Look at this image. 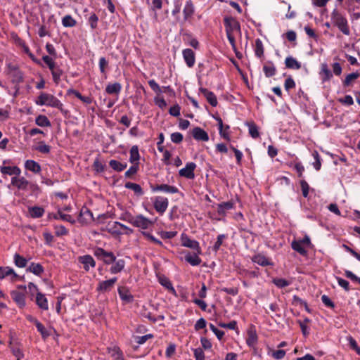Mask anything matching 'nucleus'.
Wrapping results in <instances>:
<instances>
[{"label":"nucleus","instance_id":"obj_55","mask_svg":"<svg viewBox=\"0 0 360 360\" xmlns=\"http://www.w3.org/2000/svg\"><path fill=\"white\" fill-rule=\"evenodd\" d=\"M159 234L162 239H172L176 236L177 232L162 231L159 232Z\"/></svg>","mask_w":360,"mask_h":360},{"label":"nucleus","instance_id":"obj_63","mask_svg":"<svg viewBox=\"0 0 360 360\" xmlns=\"http://www.w3.org/2000/svg\"><path fill=\"white\" fill-rule=\"evenodd\" d=\"M181 107L179 104H175L169 108V112L174 117H178L180 115Z\"/></svg>","mask_w":360,"mask_h":360},{"label":"nucleus","instance_id":"obj_32","mask_svg":"<svg viewBox=\"0 0 360 360\" xmlns=\"http://www.w3.org/2000/svg\"><path fill=\"white\" fill-rule=\"evenodd\" d=\"M292 248L302 256L307 255V251L303 247V245L299 240H293L291 243Z\"/></svg>","mask_w":360,"mask_h":360},{"label":"nucleus","instance_id":"obj_22","mask_svg":"<svg viewBox=\"0 0 360 360\" xmlns=\"http://www.w3.org/2000/svg\"><path fill=\"white\" fill-rule=\"evenodd\" d=\"M36 303L38 305V307L39 308H41V309L48 310L49 307H48L47 300L45 297L44 295L40 292H38L37 293Z\"/></svg>","mask_w":360,"mask_h":360},{"label":"nucleus","instance_id":"obj_56","mask_svg":"<svg viewBox=\"0 0 360 360\" xmlns=\"http://www.w3.org/2000/svg\"><path fill=\"white\" fill-rule=\"evenodd\" d=\"M11 345H12V341L11 340L9 342V345L11 346L12 353L17 358V360H20L24 356L21 349L18 347H15L11 346Z\"/></svg>","mask_w":360,"mask_h":360},{"label":"nucleus","instance_id":"obj_58","mask_svg":"<svg viewBox=\"0 0 360 360\" xmlns=\"http://www.w3.org/2000/svg\"><path fill=\"white\" fill-rule=\"evenodd\" d=\"M42 60L47 65L51 71L56 67V63L51 57L49 56H44L42 57Z\"/></svg>","mask_w":360,"mask_h":360},{"label":"nucleus","instance_id":"obj_42","mask_svg":"<svg viewBox=\"0 0 360 360\" xmlns=\"http://www.w3.org/2000/svg\"><path fill=\"white\" fill-rule=\"evenodd\" d=\"M51 72L53 82L56 84H58L60 81V76L63 74V71L60 68L56 66Z\"/></svg>","mask_w":360,"mask_h":360},{"label":"nucleus","instance_id":"obj_30","mask_svg":"<svg viewBox=\"0 0 360 360\" xmlns=\"http://www.w3.org/2000/svg\"><path fill=\"white\" fill-rule=\"evenodd\" d=\"M11 75V82L13 84H19L23 82V73L19 70V68H13V72Z\"/></svg>","mask_w":360,"mask_h":360},{"label":"nucleus","instance_id":"obj_37","mask_svg":"<svg viewBox=\"0 0 360 360\" xmlns=\"http://www.w3.org/2000/svg\"><path fill=\"white\" fill-rule=\"evenodd\" d=\"M252 261L255 263H257L262 266L272 265V264L269 262L268 259L266 257L260 255L254 256V257L252 258Z\"/></svg>","mask_w":360,"mask_h":360},{"label":"nucleus","instance_id":"obj_33","mask_svg":"<svg viewBox=\"0 0 360 360\" xmlns=\"http://www.w3.org/2000/svg\"><path fill=\"white\" fill-rule=\"evenodd\" d=\"M110 167L116 172H122L127 168V163H122L115 160H111L109 162Z\"/></svg>","mask_w":360,"mask_h":360},{"label":"nucleus","instance_id":"obj_8","mask_svg":"<svg viewBox=\"0 0 360 360\" xmlns=\"http://www.w3.org/2000/svg\"><path fill=\"white\" fill-rule=\"evenodd\" d=\"M117 280V278L114 277L109 280L100 282L99 285L97 288V291L101 292L110 291L113 288Z\"/></svg>","mask_w":360,"mask_h":360},{"label":"nucleus","instance_id":"obj_45","mask_svg":"<svg viewBox=\"0 0 360 360\" xmlns=\"http://www.w3.org/2000/svg\"><path fill=\"white\" fill-rule=\"evenodd\" d=\"M62 24L64 27H72L76 25L77 22L71 15H67L63 18Z\"/></svg>","mask_w":360,"mask_h":360},{"label":"nucleus","instance_id":"obj_53","mask_svg":"<svg viewBox=\"0 0 360 360\" xmlns=\"http://www.w3.org/2000/svg\"><path fill=\"white\" fill-rule=\"evenodd\" d=\"M109 252L105 251L101 248H97L94 250V255L99 259L103 261L104 258L108 255Z\"/></svg>","mask_w":360,"mask_h":360},{"label":"nucleus","instance_id":"obj_17","mask_svg":"<svg viewBox=\"0 0 360 360\" xmlns=\"http://www.w3.org/2000/svg\"><path fill=\"white\" fill-rule=\"evenodd\" d=\"M118 293L120 298L126 302L130 303L133 301V296L129 292V289L125 286H121L118 288Z\"/></svg>","mask_w":360,"mask_h":360},{"label":"nucleus","instance_id":"obj_39","mask_svg":"<svg viewBox=\"0 0 360 360\" xmlns=\"http://www.w3.org/2000/svg\"><path fill=\"white\" fill-rule=\"evenodd\" d=\"M248 126L249 127V134L253 139H257L259 136L258 131V127L254 122H248Z\"/></svg>","mask_w":360,"mask_h":360},{"label":"nucleus","instance_id":"obj_4","mask_svg":"<svg viewBox=\"0 0 360 360\" xmlns=\"http://www.w3.org/2000/svg\"><path fill=\"white\" fill-rule=\"evenodd\" d=\"M181 245L184 247L189 248L198 252V253H202L201 248L198 241L191 240L186 234L183 233L181 237Z\"/></svg>","mask_w":360,"mask_h":360},{"label":"nucleus","instance_id":"obj_60","mask_svg":"<svg viewBox=\"0 0 360 360\" xmlns=\"http://www.w3.org/2000/svg\"><path fill=\"white\" fill-rule=\"evenodd\" d=\"M142 233L150 242L154 243L157 245H159L160 246H163L162 243L160 240L155 238L151 233H150L148 232H145V231L142 232Z\"/></svg>","mask_w":360,"mask_h":360},{"label":"nucleus","instance_id":"obj_19","mask_svg":"<svg viewBox=\"0 0 360 360\" xmlns=\"http://www.w3.org/2000/svg\"><path fill=\"white\" fill-rule=\"evenodd\" d=\"M120 223L117 221L109 222L106 226V230L113 236H119L122 233L120 231Z\"/></svg>","mask_w":360,"mask_h":360},{"label":"nucleus","instance_id":"obj_9","mask_svg":"<svg viewBox=\"0 0 360 360\" xmlns=\"http://www.w3.org/2000/svg\"><path fill=\"white\" fill-rule=\"evenodd\" d=\"M192 136L197 141H207L209 140L208 134L199 127H195L193 129Z\"/></svg>","mask_w":360,"mask_h":360},{"label":"nucleus","instance_id":"obj_31","mask_svg":"<svg viewBox=\"0 0 360 360\" xmlns=\"http://www.w3.org/2000/svg\"><path fill=\"white\" fill-rule=\"evenodd\" d=\"M139 159L140 155L139 153V147L136 145L133 146L130 149L129 162L134 164L136 162H139Z\"/></svg>","mask_w":360,"mask_h":360},{"label":"nucleus","instance_id":"obj_36","mask_svg":"<svg viewBox=\"0 0 360 360\" xmlns=\"http://www.w3.org/2000/svg\"><path fill=\"white\" fill-rule=\"evenodd\" d=\"M320 74L323 75V77L322 78V80L323 82L330 80L331 79V77H333V74H332L331 71L329 70V68H328V65L326 63L321 64V71Z\"/></svg>","mask_w":360,"mask_h":360},{"label":"nucleus","instance_id":"obj_57","mask_svg":"<svg viewBox=\"0 0 360 360\" xmlns=\"http://www.w3.org/2000/svg\"><path fill=\"white\" fill-rule=\"evenodd\" d=\"M229 148L233 150V152L235 154V156H236V161H237V164L238 165H241V162H242V158H243V154L242 153L238 150L237 148H236L233 146L232 145H230L229 146Z\"/></svg>","mask_w":360,"mask_h":360},{"label":"nucleus","instance_id":"obj_6","mask_svg":"<svg viewBox=\"0 0 360 360\" xmlns=\"http://www.w3.org/2000/svg\"><path fill=\"white\" fill-rule=\"evenodd\" d=\"M153 206L160 214H163L168 207V200L166 198L158 197L155 198Z\"/></svg>","mask_w":360,"mask_h":360},{"label":"nucleus","instance_id":"obj_20","mask_svg":"<svg viewBox=\"0 0 360 360\" xmlns=\"http://www.w3.org/2000/svg\"><path fill=\"white\" fill-rule=\"evenodd\" d=\"M158 280L160 283L166 289H167L170 292H172V294H176V291L174 287L172 286L171 281L167 277H166L164 275H161L158 276Z\"/></svg>","mask_w":360,"mask_h":360},{"label":"nucleus","instance_id":"obj_59","mask_svg":"<svg viewBox=\"0 0 360 360\" xmlns=\"http://www.w3.org/2000/svg\"><path fill=\"white\" fill-rule=\"evenodd\" d=\"M148 84L150 87L158 94L160 95L162 93V89L160 86L156 83V82L153 79L148 81Z\"/></svg>","mask_w":360,"mask_h":360},{"label":"nucleus","instance_id":"obj_11","mask_svg":"<svg viewBox=\"0 0 360 360\" xmlns=\"http://www.w3.org/2000/svg\"><path fill=\"white\" fill-rule=\"evenodd\" d=\"M246 343L249 347H253L257 342V335L254 326H251L247 332Z\"/></svg>","mask_w":360,"mask_h":360},{"label":"nucleus","instance_id":"obj_24","mask_svg":"<svg viewBox=\"0 0 360 360\" xmlns=\"http://www.w3.org/2000/svg\"><path fill=\"white\" fill-rule=\"evenodd\" d=\"M79 260L81 263H82L84 265V268L85 269L86 271L89 270V265H90L91 267H94L96 265V262L94 258L89 255L80 257Z\"/></svg>","mask_w":360,"mask_h":360},{"label":"nucleus","instance_id":"obj_64","mask_svg":"<svg viewBox=\"0 0 360 360\" xmlns=\"http://www.w3.org/2000/svg\"><path fill=\"white\" fill-rule=\"evenodd\" d=\"M300 186L302 191V195L304 198H307L309 194V186L307 182L304 180L300 181Z\"/></svg>","mask_w":360,"mask_h":360},{"label":"nucleus","instance_id":"obj_41","mask_svg":"<svg viewBox=\"0 0 360 360\" xmlns=\"http://www.w3.org/2000/svg\"><path fill=\"white\" fill-rule=\"evenodd\" d=\"M115 264L110 268V271L112 274H117L122 271L125 266V262L123 259L115 261Z\"/></svg>","mask_w":360,"mask_h":360},{"label":"nucleus","instance_id":"obj_1","mask_svg":"<svg viewBox=\"0 0 360 360\" xmlns=\"http://www.w3.org/2000/svg\"><path fill=\"white\" fill-rule=\"evenodd\" d=\"M36 104L39 105H46L51 107L56 108L60 111H63V104L53 95L41 93L36 100Z\"/></svg>","mask_w":360,"mask_h":360},{"label":"nucleus","instance_id":"obj_15","mask_svg":"<svg viewBox=\"0 0 360 360\" xmlns=\"http://www.w3.org/2000/svg\"><path fill=\"white\" fill-rule=\"evenodd\" d=\"M11 296L20 308H22L25 306V295L24 292L13 290L11 292Z\"/></svg>","mask_w":360,"mask_h":360},{"label":"nucleus","instance_id":"obj_18","mask_svg":"<svg viewBox=\"0 0 360 360\" xmlns=\"http://www.w3.org/2000/svg\"><path fill=\"white\" fill-rule=\"evenodd\" d=\"M78 220L79 222L84 223L89 220H94L92 212L86 207L82 208Z\"/></svg>","mask_w":360,"mask_h":360},{"label":"nucleus","instance_id":"obj_27","mask_svg":"<svg viewBox=\"0 0 360 360\" xmlns=\"http://www.w3.org/2000/svg\"><path fill=\"white\" fill-rule=\"evenodd\" d=\"M28 211L32 218H39L42 217L44 213V209L38 206L29 207Z\"/></svg>","mask_w":360,"mask_h":360},{"label":"nucleus","instance_id":"obj_49","mask_svg":"<svg viewBox=\"0 0 360 360\" xmlns=\"http://www.w3.org/2000/svg\"><path fill=\"white\" fill-rule=\"evenodd\" d=\"M255 55L259 58L264 55L263 44L259 39L255 41Z\"/></svg>","mask_w":360,"mask_h":360},{"label":"nucleus","instance_id":"obj_25","mask_svg":"<svg viewBox=\"0 0 360 360\" xmlns=\"http://www.w3.org/2000/svg\"><path fill=\"white\" fill-rule=\"evenodd\" d=\"M1 172L4 174H8V175H17L18 176L20 174V169L18 167L14 166H4L1 167Z\"/></svg>","mask_w":360,"mask_h":360},{"label":"nucleus","instance_id":"obj_38","mask_svg":"<svg viewBox=\"0 0 360 360\" xmlns=\"http://www.w3.org/2000/svg\"><path fill=\"white\" fill-rule=\"evenodd\" d=\"M121 90V85L118 82L108 84L105 88V91L108 94H118Z\"/></svg>","mask_w":360,"mask_h":360},{"label":"nucleus","instance_id":"obj_54","mask_svg":"<svg viewBox=\"0 0 360 360\" xmlns=\"http://www.w3.org/2000/svg\"><path fill=\"white\" fill-rule=\"evenodd\" d=\"M263 70L267 77L274 76L276 72V68L273 65H271V66L264 65Z\"/></svg>","mask_w":360,"mask_h":360},{"label":"nucleus","instance_id":"obj_50","mask_svg":"<svg viewBox=\"0 0 360 360\" xmlns=\"http://www.w3.org/2000/svg\"><path fill=\"white\" fill-rule=\"evenodd\" d=\"M273 283L278 288H283L290 285V282L284 278H275L273 279Z\"/></svg>","mask_w":360,"mask_h":360},{"label":"nucleus","instance_id":"obj_13","mask_svg":"<svg viewBox=\"0 0 360 360\" xmlns=\"http://www.w3.org/2000/svg\"><path fill=\"white\" fill-rule=\"evenodd\" d=\"M151 188L153 191H161L169 193H176L179 192V189L168 184H158L155 186L151 185Z\"/></svg>","mask_w":360,"mask_h":360},{"label":"nucleus","instance_id":"obj_21","mask_svg":"<svg viewBox=\"0 0 360 360\" xmlns=\"http://www.w3.org/2000/svg\"><path fill=\"white\" fill-rule=\"evenodd\" d=\"M25 167L27 169L32 171L35 174H38L41 172L40 165L34 160H28L25 162Z\"/></svg>","mask_w":360,"mask_h":360},{"label":"nucleus","instance_id":"obj_47","mask_svg":"<svg viewBox=\"0 0 360 360\" xmlns=\"http://www.w3.org/2000/svg\"><path fill=\"white\" fill-rule=\"evenodd\" d=\"M34 149L43 154H49L51 151L50 146L45 144L44 141H39V145Z\"/></svg>","mask_w":360,"mask_h":360},{"label":"nucleus","instance_id":"obj_62","mask_svg":"<svg viewBox=\"0 0 360 360\" xmlns=\"http://www.w3.org/2000/svg\"><path fill=\"white\" fill-rule=\"evenodd\" d=\"M183 139V135L179 132H174L171 134V140L174 143H180Z\"/></svg>","mask_w":360,"mask_h":360},{"label":"nucleus","instance_id":"obj_48","mask_svg":"<svg viewBox=\"0 0 360 360\" xmlns=\"http://www.w3.org/2000/svg\"><path fill=\"white\" fill-rule=\"evenodd\" d=\"M106 166L105 164H103L101 162H100L98 158H96L93 164V169L94 171H96L98 173H101L104 172Z\"/></svg>","mask_w":360,"mask_h":360},{"label":"nucleus","instance_id":"obj_40","mask_svg":"<svg viewBox=\"0 0 360 360\" xmlns=\"http://www.w3.org/2000/svg\"><path fill=\"white\" fill-rule=\"evenodd\" d=\"M14 263L18 267L24 268L27 266V261L22 256L15 253L14 255Z\"/></svg>","mask_w":360,"mask_h":360},{"label":"nucleus","instance_id":"obj_26","mask_svg":"<svg viewBox=\"0 0 360 360\" xmlns=\"http://www.w3.org/2000/svg\"><path fill=\"white\" fill-rule=\"evenodd\" d=\"M26 270L27 271L32 272L37 276H40L44 271L41 264L34 262H32Z\"/></svg>","mask_w":360,"mask_h":360},{"label":"nucleus","instance_id":"obj_12","mask_svg":"<svg viewBox=\"0 0 360 360\" xmlns=\"http://www.w3.org/2000/svg\"><path fill=\"white\" fill-rule=\"evenodd\" d=\"M200 91L203 94V96L206 98L207 102L213 107L217 105V99L216 96L212 91H210L205 88L200 87Z\"/></svg>","mask_w":360,"mask_h":360},{"label":"nucleus","instance_id":"obj_10","mask_svg":"<svg viewBox=\"0 0 360 360\" xmlns=\"http://www.w3.org/2000/svg\"><path fill=\"white\" fill-rule=\"evenodd\" d=\"M185 255V260L188 262L192 266H198L199 265L202 260L199 257V255L201 253H198V252H195L193 253H191L188 251L184 252Z\"/></svg>","mask_w":360,"mask_h":360},{"label":"nucleus","instance_id":"obj_51","mask_svg":"<svg viewBox=\"0 0 360 360\" xmlns=\"http://www.w3.org/2000/svg\"><path fill=\"white\" fill-rule=\"evenodd\" d=\"M109 353H110L112 356H115V360H123L122 353L118 347L109 349Z\"/></svg>","mask_w":360,"mask_h":360},{"label":"nucleus","instance_id":"obj_29","mask_svg":"<svg viewBox=\"0 0 360 360\" xmlns=\"http://www.w3.org/2000/svg\"><path fill=\"white\" fill-rule=\"evenodd\" d=\"M233 207V202L231 201L221 202L218 205L217 212L219 215H224L226 210Z\"/></svg>","mask_w":360,"mask_h":360},{"label":"nucleus","instance_id":"obj_43","mask_svg":"<svg viewBox=\"0 0 360 360\" xmlns=\"http://www.w3.org/2000/svg\"><path fill=\"white\" fill-rule=\"evenodd\" d=\"M139 162H136V163L133 164V165L129 167V169L125 172V174H124L125 178L132 179L133 176L137 173V172L139 169Z\"/></svg>","mask_w":360,"mask_h":360},{"label":"nucleus","instance_id":"obj_7","mask_svg":"<svg viewBox=\"0 0 360 360\" xmlns=\"http://www.w3.org/2000/svg\"><path fill=\"white\" fill-rule=\"evenodd\" d=\"M153 224V222L149 220L148 218L143 217L141 214H139L136 216V219L133 226L135 227L146 229H148L149 226L152 225Z\"/></svg>","mask_w":360,"mask_h":360},{"label":"nucleus","instance_id":"obj_52","mask_svg":"<svg viewBox=\"0 0 360 360\" xmlns=\"http://www.w3.org/2000/svg\"><path fill=\"white\" fill-rule=\"evenodd\" d=\"M36 327H37L38 331L41 333L42 338L44 340H46L50 335V333H49V331L43 326V324L41 323L40 322L37 323Z\"/></svg>","mask_w":360,"mask_h":360},{"label":"nucleus","instance_id":"obj_5","mask_svg":"<svg viewBox=\"0 0 360 360\" xmlns=\"http://www.w3.org/2000/svg\"><path fill=\"white\" fill-rule=\"evenodd\" d=\"M196 168V165L194 162H188L184 168L179 170V174L181 176L185 177L188 179H193L195 178L194 171Z\"/></svg>","mask_w":360,"mask_h":360},{"label":"nucleus","instance_id":"obj_35","mask_svg":"<svg viewBox=\"0 0 360 360\" xmlns=\"http://www.w3.org/2000/svg\"><path fill=\"white\" fill-rule=\"evenodd\" d=\"M125 187L134 191L137 195H143V191L139 184L129 181L125 184Z\"/></svg>","mask_w":360,"mask_h":360},{"label":"nucleus","instance_id":"obj_44","mask_svg":"<svg viewBox=\"0 0 360 360\" xmlns=\"http://www.w3.org/2000/svg\"><path fill=\"white\" fill-rule=\"evenodd\" d=\"M194 13V8L191 1L188 2L184 9V20H186Z\"/></svg>","mask_w":360,"mask_h":360},{"label":"nucleus","instance_id":"obj_28","mask_svg":"<svg viewBox=\"0 0 360 360\" xmlns=\"http://www.w3.org/2000/svg\"><path fill=\"white\" fill-rule=\"evenodd\" d=\"M287 68L299 70L301 68V64L295 58L290 56L287 57L285 60Z\"/></svg>","mask_w":360,"mask_h":360},{"label":"nucleus","instance_id":"obj_2","mask_svg":"<svg viewBox=\"0 0 360 360\" xmlns=\"http://www.w3.org/2000/svg\"><path fill=\"white\" fill-rule=\"evenodd\" d=\"M333 22L335 26L345 35H349L350 30L347 24V19L336 9L331 14Z\"/></svg>","mask_w":360,"mask_h":360},{"label":"nucleus","instance_id":"obj_3","mask_svg":"<svg viewBox=\"0 0 360 360\" xmlns=\"http://www.w3.org/2000/svg\"><path fill=\"white\" fill-rule=\"evenodd\" d=\"M224 23L226 27V34H233L234 30L240 31V25L239 22L233 17H225Z\"/></svg>","mask_w":360,"mask_h":360},{"label":"nucleus","instance_id":"obj_46","mask_svg":"<svg viewBox=\"0 0 360 360\" xmlns=\"http://www.w3.org/2000/svg\"><path fill=\"white\" fill-rule=\"evenodd\" d=\"M360 77V74L358 72H352L347 75L343 81V86H348L350 85L352 80L356 79Z\"/></svg>","mask_w":360,"mask_h":360},{"label":"nucleus","instance_id":"obj_14","mask_svg":"<svg viewBox=\"0 0 360 360\" xmlns=\"http://www.w3.org/2000/svg\"><path fill=\"white\" fill-rule=\"evenodd\" d=\"M183 56L186 65L191 68L195 63V53L191 49H186L183 51Z\"/></svg>","mask_w":360,"mask_h":360},{"label":"nucleus","instance_id":"obj_23","mask_svg":"<svg viewBox=\"0 0 360 360\" xmlns=\"http://www.w3.org/2000/svg\"><path fill=\"white\" fill-rule=\"evenodd\" d=\"M52 216V214H49V218L50 219ZM53 217L55 219H61L62 220L68 221L72 224L75 223V220L72 219V217L70 214H63L60 210L58 211L57 214H53Z\"/></svg>","mask_w":360,"mask_h":360},{"label":"nucleus","instance_id":"obj_16","mask_svg":"<svg viewBox=\"0 0 360 360\" xmlns=\"http://www.w3.org/2000/svg\"><path fill=\"white\" fill-rule=\"evenodd\" d=\"M11 184L16 186L18 189L26 190L29 184V181L24 177L19 178L14 176L11 179Z\"/></svg>","mask_w":360,"mask_h":360},{"label":"nucleus","instance_id":"obj_61","mask_svg":"<svg viewBox=\"0 0 360 360\" xmlns=\"http://www.w3.org/2000/svg\"><path fill=\"white\" fill-rule=\"evenodd\" d=\"M210 328L219 340H221L223 338L224 335V332L223 330H219L212 323L210 324Z\"/></svg>","mask_w":360,"mask_h":360},{"label":"nucleus","instance_id":"obj_34","mask_svg":"<svg viewBox=\"0 0 360 360\" xmlns=\"http://www.w3.org/2000/svg\"><path fill=\"white\" fill-rule=\"evenodd\" d=\"M35 123L39 127H50L51 122L46 115H39L35 119Z\"/></svg>","mask_w":360,"mask_h":360}]
</instances>
